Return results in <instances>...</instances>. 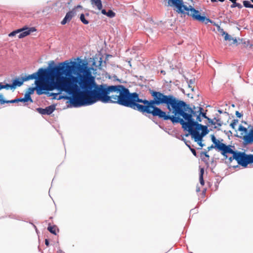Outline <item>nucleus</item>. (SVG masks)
I'll return each instance as SVG.
<instances>
[{
    "label": "nucleus",
    "instance_id": "obj_7",
    "mask_svg": "<svg viewBox=\"0 0 253 253\" xmlns=\"http://www.w3.org/2000/svg\"><path fill=\"white\" fill-rule=\"evenodd\" d=\"M203 109L201 107H198L197 110H193L191 108L189 107L187 111L189 113H187V115L189 116V117H185L184 116L183 119L186 122L184 121V123H182V127L185 129L194 126L196 124L198 123V122H201V114L202 111Z\"/></svg>",
    "mask_w": 253,
    "mask_h": 253
},
{
    "label": "nucleus",
    "instance_id": "obj_29",
    "mask_svg": "<svg viewBox=\"0 0 253 253\" xmlns=\"http://www.w3.org/2000/svg\"><path fill=\"white\" fill-rule=\"evenodd\" d=\"M208 122H209V125H211V126L212 125H214V126H215L216 125V123L214 121V119L212 120V119H211L210 118H208Z\"/></svg>",
    "mask_w": 253,
    "mask_h": 253
},
{
    "label": "nucleus",
    "instance_id": "obj_44",
    "mask_svg": "<svg viewBox=\"0 0 253 253\" xmlns=\"http://www.w3.org/2000/svg\"><path fill=\"white\" fill-rule=\"evenodd\" d=\"M236 3H237L236 1H235V3H233V4L231 5V8H234V7H236V5H235Z\"/></svg>",
    "mask_w": 253,
    "mask_h": 253
},
{
    "label": "nucleus",
    "instance_id": "obj_35",
    "mask_svg": "<svg viewBox=\"0 0 253 253\" xmlns=\"http://www.w3.org/2000/svg\"><path fill=\"white\" fill-rule=\"evenodd\" d=\"M204 173V168H201L200 169V175L199 176H203Z\"/></svg>",
    "mask_w": 253,
    "mask_h": 253
},
{
    "label": "nucleus",
    "instance_id": "obj_27",
    "mask_svg": "<svg viewBox=\"0 0 253 253\" xmlns=\"http://www.w3.org/2000/svg\"><path fill=\"white\" fill-rule=\"evenodd\" d=\"M9 84H6L5 85L2 84V83H0V90L2 89H6L7 90L9 89Z\"/></svg>",
    "mask_w": 253,
    "mask_h": 253
},
{
    "label": "nucleus",
    "instance_id": "obj_15",
    "mask_svg": "<svg viewBox=\"0 0 253 253\" xmlns=\"http://www.w3.org/2000/svg\"><path fill=\"white\" fill-rule=\"evenodd\" d=\"M214 25L216 27L217 31L219 32L220 34H221L222 36H224V39L225 41H231L233 40V39L227 33L225 32L222 28H221L219 25L217 24L214 23Z\"/></svg>",
    "mask_w": 253,
    "mask_h": 253
},
{
    "label": "nucleus",
    "instance_id": "obj_51",
    "mask_svg": "<svg viewBox=\"0 0 253 253\" xmlns=\"http://www.w3.org/2000/svg\"><path fill=\"white\" fill-rule=\"evenodd\" d=\"M251 8H253V4H252V7Z\"/></svg>",
    "mask_w": 253,
    "mask_h": 253
},
{
    "label": "nucleus",
    "instance_id": "obj_31",
    "mask_svg": "<svg viewBox=\"0 0 253 253\" xmlns=\"http://www.w3.org/2000/svg\"><path fill=\"white\" fill-rule=\"evenodd\" d=\"M34 90H36L35 87V88L30 87L29 88V90L27 92V93H29V94L31 95V94L33 93Z\"/></svg>",
    "mask_w": 253,
    "mask_h": 253
},
{
    "label": "nucleus",
    "instance_id": "obj_30",
    "mask_svg": "<svg viewBox=\"0 0 253 253\" xmlns=\"http://www.w3.org/2000/svg\"><path fill=\"white\" fill-rule=\"evenodd\" d=\"M187 146H188V147L189 148L190 150H191V151L192 152V153H193V154L195 156H197V153H196V150H195L194 149L192 148L190 145H187Z\"/></svg>",
    "mask_w": 253,
    "mask_h": 253
},
{
    "label": "nucleus",
    "instance_id": "obj_38",
    "mask_svg": "<svg viewBox=\"0 0 253 253\" xmlns=\"http://www.w3.org/2000/svg\"><path fill=\"white\" fill-rule=\"evenodd\" d=\"M58 94L57 93H51L49 94V96H53V98H56V96H57Z\"/></svg>",
    "mask_w": 253,
    "mask_h": 253
},
{
    "label": "nucleus",
    "instance_id": "obj_52",
    "mask_svg": "<svg viewBox=\"0 0 253 253\" xmlns=\"http://www.w3.org/2000/svg\"><path fill=\"white\" fill-rule=\"evenodd\" d=\"M251 1L253 2V0H251Z\"/></svg>",
    "mask_w": 253,
    "mask_h": 253
},
{
    "label": "nucleus",
    "instance_id": "obj_41",
    "mask_svg": "<svg viewBox=\"0 0 253 253\" xmlns=\"http://www.w3.org/2000/svg\"><path fill=\"white\" fill-rule=\"evenodd\" d=\"M101 13L104 14V15H106L107 14V11L105 10V9H101Z\"/></svg>",
    "mask_w": 253,
    "mask_h": 253
},
{
    "label": "nucleus",
    "instance_id": "obj_45",
    "mask_svg": "<svg viewBox=\"0 0 253 253\" xmlns=\"http://www.w3.org/2000/svg\"><path fill=\"white\" fill-rule=\"evenodd\" d=\"M45 245L47 246H48V245H49V242H48V240L47 239H45Z\"/></svg>",
    "mask_w": 253,
    "mask_h": 253
},
{
    "label": "nucleus",
    "instance_id": "obj_48",
    "mask_svg": "<svg viewBox=\"0 0 253 253\" xmlns=\"http://www.w3.org/2000/svg\"><path fill=\"white\" fill-rule=\"evenodd\" d=\"M250 47H251V48L253 49V44H251L250 45Z\"/></svg>",
    "mask_w": 253,
    "mask_h": 253
},
{
    "label": "nucleus",
    "instance_id": "obj_21",
    "mask_svg": "<svg viewBox=\"0 0 253 253\" xmlns=\"http://www.w3.org/2000/svg\"><path fill=\"white\" fill-rule=\"evenodd\" d=\"M214 120L216 123V125H217V126H215L214 128H216L217 127H220L222 126L223 125L222 122L221 121L220 119L219 118H214Z\"/></svg>",
    "mask_w": 253,
    "mask_h": 253
},
{
    "label": "nucleus",
    "instance_id": "obj_5",
    "mask_svg": "<svg viewBox=\"0 0 253 253\" xmlns=\"http://www.w3.org/2000/svg\"><path fill=\"white\" fill-rule=\"evenodd\" d=\"M149 92L153 97V99L150 100L140 99L137 93L135 110L143 114H152L153 116L158 117L159 118L160 115L158 114L156 109L160 108L156 106L163 104L166 105L171 95H167L161 92L154 90H150Z\"/></svg>",
    "mask_w": 253,
    "mask_h": 253
},
{
    "label": "nucleus",
    "instance_id": "obj_28",
    "mask_svg": "<svg viewBox=\"0 0 253 253\" xmlns=\"http://www.w3.org/2000/svg\"><path fill=\"white\" fill-rule=\"evenodd\" d=\"M17 102H19L18 98H16V99H13V100H8V101L5 100V103H17Z\"/></svg>",
    "mask_w": 253,
    "mask_h": 253
},
{
    "label": "nucleus",
    "instance_id": "obj_20",
    "mask_svg": "<svg viewBox=\"0 0 253 253\" xmlns=\"http://www.w3.org/2000/svg\"><path fill=\"white\" fill-rule=\"evenodd\" d=\"M211 140L212 142L214 143V147L216 149H218V145H221V142H220L218 140H217L216 137L214 136V135H211Z\"/></svg>",
    "mask_w": 253,
    "mask_h": 253
},
{
    "label": "nucleus",
    "instance_id": "obj_14",
    "mask_svg": "<svg viewBox=\"0 0 253 253\" xmlns=\"http://www.w3.org/2000/svg\"><path fill=\"white\" fill-rule=\"evenodd\" d=\"M55 109L54 105H50L43 109L42 108H38L37 111L42 115H50Z\"/></svg>",
    "mask_w": 253,
    "mask_h": 253
},
{
    "label": "nucleus",
    "instance_id": "obj_24",
    "mask_svg": "<svg viewBox=\"0 0 253 253\" xmlns=\"http://www.w3.org/2000/svg\"><path fill=\"white\" fill-rule=\"evenodd\" d=\"M106 15L110 18H113L115 16L116 13L112 10H109L108 12H107Z\"/></svg>",
    "mask_w": 253,
    "mask_h": 253
},
{
    "label": "nucleus",
    "instance_id": "obj_17",
    "mask_svg": "<svg viewBox=\"0 0 253 253\" xmlns=\"http://www.w3.org/2000/svg\"><path fill=\"white\" fill-rule=\"evenodd\" d=\"M192 138L194 139L195 141L197 142L198 144L201 147H203L204 144L202 143V136L200 135L197 132L195 133L194 134H190Z\"/></svg>",
    "mask_w": 253,
    "mask_h": 253
},
{
    "label": "nucleus",
    "instance_id": "obj_50",
    "mask_svg": "<svg viewBox=\"0 0 253 253\" xmlns=\"http://www.w3.org/2000/svg\"><path fill=\"white\" fill-rule=\"evenodd\" d=\"M234 42H237V40L235 39L234 40Z\"/></svg>",
    "mask_w": 253,
    "mask_h": 253
},
{
    "label": "nucleus",
    "instance_id": "obj_9",
    "mask_svg": "<svg viewBox=\"0 0 253 253\" xmlns=\"http://www.w3.org/2000/svg\"><path fill=\"white\" fill-rule=\"evenodd\" d=\"M238 130L240 132L239 137L243 140L245 145L253 143V126L248 130V128L240 125Z\"/></svg>",
    "mask_w": 253,
    "mask_h": 253
},
{
    "label": "nucleus",
    "instance_id": "obj_46",
    "mask_svg": "<svg viewBox=\"0 0 253 253\" xmlns=\"http://www.w3.org/2000/svg\"><path fill=\"white\" fill-rule=\"evenodd\" d=\"M229 0L231 1L233 3H235V2L237 0Z\"/></svg>",
    "mask_w": 253,
    "mask_h": 253
},
{
    "label": "nucleus",
    "instance_id": "obj_2",
    "mask_svg": "<svg viewBox=\"0 0 253 253\" xmlns=\"http://www.w3.org/2000/svg\"><path fill=\"white\" fill-rule=\"evenodd\" d=\"M65 63V61L60 63L58 65L50 69L40 68L37 72L22 79L24 82L36 79L35 83L37 94H46L47 91L62 87L61 80L63 78L60 76Z\"/></svg>",
    "mask_w": 253,
    "mask_h": 253
},
{
    "label": "nucleus",
    "instance_id": "obj_26",
    "mask_svg": "<svg viewBox=\"0 0 253 253\" xmlns=\"http://www.w3.org/2000/svg\"><path fill=\"white\" fill-rule=\"evenodd\" d=\"M243 5L245 7L248 8H251L252 4L250 3V1L245 0L243 1Z\"/></svg>",
    "mask_w": 253,
    "mask_h": 253
},
{
    "label": "nucleus",
    "instance_id": "obj_34",
    "mask_svg": "<svg viewBox=\"0 0 253 253\" xmlns=\"http://www.w3.org/2000/svg\"><path fill=\"white\" fill-rule=\"evenodd\" d=\"M5 103V100L3 99L2 95L0 94V104H3Z\"/></svg>",
    "mask_w": 253,
    "mask_h": 253
},
{
    "label": "nucleus",
    "instance_id": "obj_23",
    "mask_svg": "<svg viewBox=\"0 0 253 253\" xmlns=\"http://www.w3.org/2000/svg\"><path fill=\"white\" fill-rule=\"evenodd\" d=\"M80 20L84 24L86 25L88 24L89 23L88 21L85 19L84 15L83 13L81 14Z\"/></svg>",
    "mask_w": 253,
    "mask_h": 253
},
{
    "label": "nucleus",
    "instance_id": "obj_25",
    "mask_svg": "<svg viewBox=\"0 0 253 253\" xmlns=\"http://www.w3.org/2000/svg\"><path fill=\"white\" fill-rule=\"evenodd\" d=\"M238 123V120H233L231 123L230 124V126L233 128V129H235V126H236L237 125V123Z\"/></svg>",
    "mask_w": 253,
    "mask_h": 253
},
{
    "label": "nucleus",
    "instance_id": "obj_47",
    "mask_svg": "<svg viewBox=\"0 0 253 253\" xmlns=\"http://www.w3.org/2000/svg\"><path fill=\"white\" fill-rule=\"evenodd\" d=\"M196 191L197 192H199L200 191V188L199 187L197 188Z\"/></svg>",
    "mask_w": 253,
    "mask_h": 253
},
{
    "label": "nucleus",
    "instance_id": "obj_1",
    "mask_svg": "<svg viewBox=\"0 0 253 253\" xmlns=\"http://www.w3.org/2000/svg\"><path fill=\"white\" fill-rule=\"evenodd\" d=\"M60 77L62 87L60 91L72 94V96H63L70 100L74 107L91 105L101 101L99 85L96 84L90 68L86 62L65 61ZM61 98L59 97V99Z\"/></svg>",
    "mask_w": 253,
    "mask_h": 253
},
{
    "label": "nucleus",
    "instance_id": "obj_22",
    "mask_svg": "<svg viewBox=\"0 0 253 253\" xmlns=\"http://www.w3.org/2000/svg\"><path fill=\"white\" fill-rule=\"evenodd\" d=\"M24 98L25 99V100H26V101L27 102H29V101L30 103H33V100L32 99V98L31 97V95L29 94V93H28L27 92H26L25 94Z\"/></svg>",
    "mask_w": 253,
    "mask_h": 253
},
{
    "label": "nucleus",
    "instance_id": "obj_36",
    "mask_svg": "<svg viewBox=\"0 0 253 253\" xmlns=\"http://www.w3.org/2000/svg\"><path fill=\"white\" fill-rule=\"evenodd\" d=\"M236 115L238 118H241L243 116V115L238 111L236 112Z\"/></svg>",
    "mask_w": 253,
    "mask_h": 253
},
{
    "label": "nucleus",
    "instance_id": "obj_49",
    "mask_svg": "<svg viewBox=\"0 0 253 253\" xmlns=\"http://www.w3.org/2000/svg\"><path fill=\"white\" fill-rule=\"evenodd\" d=\"M211 2H215L216 0H211Z\"/></svg>",
    "mask_w": 253,
    "mask_h": 253
},
{
    "label": "nucleus",
    "instance_id": "obj_8",
    "mask_svg": "<svg viewBox=\"0 0 253 253\" xmlns=\"http://www.w3.org/2000/svg\"><path fill=\"white\" fill-rule=\"evenodd\" d=\"M235 160L238 164L244 168H247L249 164H253V154H247L244 152L236 151L233 156L228 158L229 162Z\"/></svg>",
    "mask_w": 253,
    "mask_h": 253
},
{
    "label": "nucleus",
    "instance_id": "obj_40",
    "mask_svg": "<svg viewBox=\"0 0 253 253\" xmlns=\"http://www.w3.org/2000/svg\"><path fill=\"white\" fill-rule=\"evenodd\" d=\"M235 5H236V7H238L239 8H242V5L240 3H236Z\"/></svg>",
    "mask_w": 253,
    "mask_h": 253
},
{
    "label": "nucleus",
    "instance_id": "obj_53",
    "mask_svg": "<svg viewBox=\"0 0 253 253\" xmlns=\"http://www.w3.org/2000/svg\"><path fill=\"white\" fill-rule=\"evenodd\" d=\"M190 253H193L192 252H191Z\"/></svg>",
    "mask_w": 253,
    "mask_h": 253
},
{
    "label": "nucleus",
    "instance_id": "obj_33",
    "mask_svg": "<svg viewBox=\"0 0 253 253\" xmlns=\"http://www.w3.org/2000/svg\"><path fill=\"white\" fill-rule=\"evenodd\" d=\"M199 180H200V184L202 186H204V184H205V182H204L203 176H199Z\"/></svg>",
    "mask_w": 253,
    "mask_h": 253
},
{
    "label": "nucleus",
    "instance_id": "obj_32",
    "mask_svg": "<svg viewBox=\"0 0 253 253\" xmlns=\"http://www.w3.org/2000/svg\"><path fill=\"white\" fill-rule=\"evenodd\" d=\"M18 101H19V102H21L24 103L25 105L28 104L27 102L26 101V100H25V99L24 98H18Z\"/></svg>",
    "mask_w": 253,
    "mask_h": 253
},
{
    "label": "nucleus",
    "instance_id": "obj_4",
    "mask_svg": "<svg viewBox=\"0 0 253 253\" xmlns=\"http://www.w3.org/2000/svg\"><path fill=\"white\" fill-rule=\"evenodd\" d=\"M168 112L163 111L161 109H156L158 114L160 115L159 119L163 120H170L173 124L184 123V116L187 118V111L189 105L185 102L180 100L172 95L170 96L166 104Z\"/></svg>",
    "mask_w": 253,
    "mask_h": 253
},
{
    "label": "nucleus",
    "instance_id": "obj_16",
    "mask_svg": "<svg viewBox=\"0 0 253 253\" xmlns=\"http://www.w3.org/2000/svg\"><path fill=\"white\" fill-rule=\"evenodd\" d=\"M24 83L22 78L21 79L17 78L13 80V83L11 84H9V89H15L16 86H21Z\"/></svg>",
    "mask_w": 253,
    "mask_h": 253
},
{
    "label": "nucleus",
    "instance_id": "obj_18",
    "mask_svg": "<svg viewBox=\"0 0 253 253\" xmlns=\"http://www.w3.org/2000/svg\"><path fill=\"white\" fill-rule=\"evenodd\" d=\"M91 4L93 6H96L97 8L100 10L102 8V4L101 0H90Z\"/></svg>",
    "mask_w": 253,
    "mask_h": 253
},
{
    "label": "nucleus",
    "instance_id": "obj_39",
    "mask_svg": "<svg viewBox=\"0 0 253 253\" xmlns=\"http://www.w3.org/2000/svg\"><path fill=\"white\" fill-rule=\"evenodd\" d=\"M201 116L205 119H207L208 120V118H209L208 117H207L206 116V114L205 113H202V114H201Z\"/></svg>",
    "mask_w": 253,
    "mask_h": 253
},
{
    "label": "nucleus",
    "instance_id": "obj_11",
    "mask_svg": "<svg viewBox=\"0 0 253 253\" xmlns=\"http://www.w3.org/2000/svg\"><path fill=\"white\" fill-rule=\"evenodd\" d=\"M186 130L189 131L190 134H194L195 133L197 132L198 134H200V135L202 136V137L208 133L207 126L198 123L193 126L187 128Z\"/></svg>",
    "mask_w": 253,
    "mask_h": 253
},
{
    "label": "nucleus",
    "instance_id": "obj_42",
    "mask_svg": "<svg viewBox=\"0 0 253 253\" xmlns=\"http://www.w3.org/2000/svg\"><path fill=\"white\" fill-rule=\"evenodd\" d=\"M212 148H214V146L213 145H211V146H209V147H208V150L210 151V150H211Z\"/></svg>",
    "mask_w": 253,
    "mask_h": 253
},
{
    "label": "nucleus",
    "instance_id": "obj_19",
    "mask_svg": "<svg viewBox=\"0 0 253 253\" xmlns=\"http://www.w3.org/2000/svg\"><path fill=\"white\" fill-rule=\"evenodd\" d=\"M47 230L51 233L56 235L57 233L58 232L59 230L57 228V226L55 225L54 226H49L47 227Z\"/></svg>",
    "mask_w": 253,
    "mask_h": 253
},
{
    "label": "nucleus",
    "instance_id": "obj_3",
    "mask_svg": "<svg viewBox=\"0 0 253 253\" xmlns=\"http://www.w3.org/2000/svg\"><path fill=\"white\" fill-rule=\"evenodd\" d=\"M99 88L102 102L118 103L135 110L137 93H130L128 89L122 85L100 84Z\"/></svg>",
    "mask_w": 253,
    "mask_h": 253
},
{
    "label": "nucleus",
    "instance_id": "obj_37",
    "mask_svg": "<svg viewBox=\"0 0 253 253\" xmlns=\"http://www.w3.org/2000/svg\"><path fill=\"white\" fill-rule=\"evenodd\" d=\"M201 155H204L205 157L209 158V155L208 154L207 152H202Z\"/></svg>",
    "mask_w": 253,
    "mask_h": 253
},
{
    "label": "nucleus",
    "instance_id": "obj_10",
    "mask_svg": "<svg viewBox=\"0 0 253 253\" xmlns=\"http://www.w3.org/2000/svg\"><path fill=\"white\" fill-rule=\"evenodd\" d=\"M36 30L35 27L28 28L24 27L23 28L11 32L8 36L12 37L19 33L18 37L19 39H21L30 35L32 32L36 31Z\"/></svg>",
    "mask_w": 253,
    "mask_h": 253
},
{
    "label": "nucleus",
    "instance_id": "obj_43",
    "mask_svg": "<svg viewBox=\"0 0 253 253\" xmlns=\"http://www.w3.org/2000/svg\"><path fill=\"white\" fill-rule=\"evenodd\" d=\"M193 83H194V82L191 80L189 81V87H192L191 85V84H193Z\"/></svg>",
    "mask_w": 253,
    "mask_h": 253
},
{
    "label": "nucleus",
    "instance_id": "obj_6",
    "mask_svg": "<svg viewBox=\"0 0 253 253\" xmlns=\"http://www.w3.org/2000/svg\"><path fill=\"white\" fill-rule=\"evenodd\" d=\"M171 1L172 4L175 5L177 8V12L180 13L186 14L191 16L193 19L204 22L207 24L208 22L212 23V21L209 18H207L205 16H201L199 11L190 6L189 7L183 4L182 0H169Z\"/></svg>",
    "mask_w": 253,
    "mask_h": 253
},
{
    "label": "nucleus",
    "instance_id": "obj_13",
    "mask_svg": "<svg viewBox=\"0 0 253 253\" xmlns=\"http://www.w3.org/2000/svg\"><path fill=\"white\" fill-rule=\"evenodd\" d=\"M78 8H83V6L81 5H78L73 8L71 10L68 12L64 19L61 21V23L62 25H65L67 22H70L73 17L77 14V10Z\"/></svg>",
    "mask_w": 253,
    "mask_h": 253
},
{
    "label": "nucleus",
    "instance_id": "obj_12",
    "mask_svg": "<svg viewBox=\"0 0 253 253\" xmlns=\"http://www.w3.org/2000/svg\"><path fill=\"white\" fill-rule=\"evenodd\" d=\"M218 149H217L218 151H220L221 154L224 156L225 159H228V154H230L232 155V156L236 153V151H234L232 148H234V146L230 145H226L224 143H221V145H218Z\"/></svg>",
    "mask_w": 253,
    "mask_h": 253
}]
</instances>
